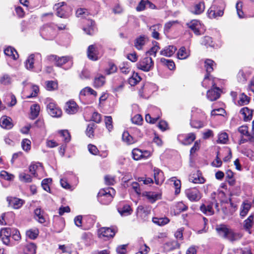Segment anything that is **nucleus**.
<instances>
[{
	"label": "nucleus",
	"mask_w": 254,
	"mask_h": 254,
	"mask_svg": "<svg viewBox=\"0 0 254 254\" xmlns=\"http://www.w3.org/2000/svg\"><path fill=\"white\" fill-rule=\"evenodd\" d=\"M216 230L221 237L231 242L238 241L243 236L242 233L234 231L225 225L218 226Z\"/></svg>",
	"instance_id": "1"
},
{
	"label": "nucleus",
	"mask_w": 254,
	"mask_h": 254,
	"mask_svg": "<svg viewBox=\"0 0 254 254\" xmlns=\"http://www.w3.org/2000/svg\"><path fill=\"white\" fill-rule=\"evenodd\" d=\"M226 7L224 0H215L213 4L208 11V15L210 18H216L222 16Z\"/></svg>",
	"instance_id": "2"
},
{
	"label": "nucleus",
	"mask_w": 254,
	"mask_h": 254,
	"mask_svg": "<svg viewBox=\"0 0 254 254\" xmlns=\"http://www.w3.org/2000/svg\"><path fill=\"white\" fill-rule=\"evenodd\" d=\"M115 193L116 191L112 188L102 189L98 193V200L101 203L108 205L112 201Z\"/></svg>",
	"instance_id": "3"
},
{
	"label": "nucleus",
	"mask_w": 254,
	"mask_h": 254,
	"mask_svg": "<svg viewBox=\"0 0 254 254\" xmlns=\"http://www.w3.org/2000/svg\"><path fill=\"white\" fill-rule=\"evenodd\" d=\"M136 65L138 68L144 71H149L153 68L154 63L151 58L146 57L140 60Z\"/></svg>",
	"instance_id": "4"
},
{
	"label": "nucleus",
	"mask_w": 254,
	"mask_h": 254,
	"mask_svg": "<svg viewBox=\"0 0 254 254\" xmlns=\"http://www.w3.org/2000/svg\"><path fill=\"white\" fill-rule=\"evenodd\" d=\"M47 60L53 63L57 66H62L70 60V57L69 56L58 57L57 55H51L47 56Z\"/></svg>",
	"instance_id": "5"
},
{
	"label": "nucleus",
	"mask_w": 254,
	"mask_h": 254,
	"mask_svg": "<svg viewBox=\"0 0 254 254\" xmlns=\"http://www.w3.org/2000/svg\"><path fill=\"white\" fill-rule=\"evenodd\" d=\"M87 55L89 60L93 61H97L99 59L98 47L96 45L89 46L87 50Z\"/></svg>",
	"instance_id": "6"
},
{
	"label": "nucleus",
	"mask_w": 254,
	"mask_h": 254,
	"mask_svg": "<svg viewBox=\"0 0 254 254\" xmlns=\"http://www.w3.org/2000/svg\"><path fill=\"white\" fill-rule=\"evenodd\" d=\"M47 108L49 114L53 117H60L62 114V110L53 102L49 103Z\"/></svg>",
	"instance_id": "7"
},
{
	"label": "nucleus",
	"mask_w": 254,
	"mask_h": 254,
	"mask_svg": "<svg viewBox=\"0 0 254 254\" xmlns=\"http://www.w3.org/2000/svg\"><path fill=\"white\" fill-rule=\"evenodd\" d=\"M115 235V231L113 229L103 227L98 230V236L100 238H113Z\"/></svg>",
	"instance_id": "8"
},
{
	"label": "nucleus",
	"mask_w": 254,
	"mask_h": 254,
	"mask_svg": "<svg viewBox=\"0 0 254 254\" xmlns=\"http://www.w3.org/2000/svg\"><path fill=\"white\" fill-rule=\"evenodd\" d=\"M185 193L189 199L191 201H198L201 198L199 191L195 189L187 190Z\"/></svg>",
	"instance_id": "9"
},
{
	"label": "nucleus",
	"mask_w": 254,
	"mask_h": 254,
	"mask_svg": "<svg viewBox=\"0 0 254 254\" xmlns=\"http://www.w3.org/2000/svg\"><path fill=\"white\" fill-rule=\"evenodd\" d=\"M64 110L68 114H74L77 112L78 106L74 101L69 100L65 103Z\"/></svg>",
	"instance_id": "10"
},
{
	"label": "nucleus",
	"mask_w": 254,
	"mask_h": 254,
	"mask_svg": "<svg viewBox=\"0 0 254 254\" xmlns=\"http://www.w3.org/2000/svg\"><path fill=\"white\" fill-rule=\"evenodd\" d=\"M148 42V37L146 35H141L136 38L134 40V47L138 50L142 49L146 43Z\"/></svg>",
	"instance_id": "11"
},
{
	"label": "nucleus",
	"mask_w": 254,
	"mask_h": 254,
	"mask_svg": "<svg viewBox=\"0 0 254 254\" xmlns=\"http://www.w3.org/2000/svg\"><path fill=\"white\" fill-rule=\"evenodd\" d=\"M187 25L189 28L193 31L196 35H200L201 34L199 31L201 24L198 20L195 19L192 20L190 22L187 23Z\"/></svg>",
	"instance_id": "12"
},
{
	"label": "nucleus",
	"mask_w": 254,
	"mask_h": 254,
	"mask_svg": "<svg viewBox=\"0 0 254 254\" xmlns=\"http://www.w3.org/2000/svg\"><path fill=\"white\" fill-rule=\"evenodd\" d=\"M7 201L8 202L9 205L14 209L20 208L23 204V200L16 197H8Z\"/></svg>",
	"instance_id": "13"
},
{
	"label": "nucleus",
	"mask_w": 254,
	"mask_h": 254,
	"mask_svg": "<svg viewBox=\"0 0 254 254\" xmlns=\"http://www.w3.org/2000/svg\"><path fill=\"white\" fill-rule=\"evenodd\" d=\"M64 2L59 3L55 5V7L57 10V15L60 17L65 18L68 14L65 11Z\"/></svg>",
	"instance_id": "14"
},
{
	"label": "nucleus",
	"mask_w": 254,
	"mask_h": 254,
	"mask_svg": "<svg viewBox=\"0 0 254 254\" xmlns=\"http://www.w3.org/2000/svg\"><path fill=\"white\" fill-rule=\"evenodd\" d=\"M204 64V66L206 71V74L205 75L204 78V80H205L209 78V74L213 70L214 66L215 64L214 61L210 59L206 60Z\"/></svg>",
	"instance_id": "15"
},
{
	"label": "nucleus",
	"mask_w": 254,
	"mask_h": 254,
	"mask_svg": "<svg viewBox=\"0 0 254 254\" xmlns=\"http://www.w3.org/2000/svg\"><path fill=\"white\" fill-rule=\"evenodd\" d=\"M219 91L220 89L218 87H214L208 90L207 93L208 99L211 101L217 100L220 97Z\"/></svg>",
	"instance_id": "16"
},
{
	"label": "nucleus",
	"mask_w": 254,
	"mask_h": 254,
	"mask_svg": "<svg viewBox=\"0 0 254 254\" xmlns=\"http://www.w3.org/2000/svg\"><path fill=\"white\" fill-rule=\"evenodd\" d=\"M11 121L12 120L10 118L3 116L0 120V125L3 128L11 129L13 126Z\"/></svg>",
	"instance_id": "17"
},
{
	"label": "nucleus",
	"mask_w": 254,
	"mask_h": 254,
	"mask_svg": "<svg viewBox=\"0 0 254 254\" xmlns=\"http://www.w3.org/2000/svg\"><path fill=\"white\" fill-rule=\"evenodd\" d=\"M240 113L243 116V119L244 121L248 122L252 119L253 111L248 107H244L242 108Z\"/></svg>",
	"instance_id": "18"
},
{
	"label": "nucleus",
	"mask_w": 254,
	"mask_h": 254,
	"mask_svg": "<svg viewBox=\"0 0 254 254\" xmlns=\"http://www.w3.org/2000/svg\"><path fill=\"white\" fill-rule=\"evenodd\" d=\"M189 181L194 184H203L205 182V179L199 172L197 171L196 173L193 174L190 177Z\"/></svg>",
	"instance_id": "19"
},
{
	"label": "nucleus",
	"mask_w": 254,
	"mask_h": 254,
	"mask_svg": "<svg viewBox=\"0 0 254 254\" xmlns=\"http://www.w3.org/2000/svg\"><path fill=\"white\" fill-rule=\"evenodd\" d=\"M154 178L157 185H160L164 181L163 173L158 168L154 169Z\"/></svg>",
	"instance_id": "20"
},
{
	"label": "nucleus",
	"mask_w": 254,
	"mask_h": 254,
	"mask_svg": "<svg viewBox=\"0 0 254 254\" xmlns=\"http://www.w3.org/2000/svg\"><path fill=\"white\" fill-rule=\"evenodd\" d=\"M143 195L146 196L151 203L154 202L160 197V195L159 193L153 191H145L143 193Z\"/></svg>",
	"instance_id": "21"
},
{
	"label": "nucleus",
	"mask_w": 254,
	"mask_h": 254,
	"mask_svg": "<svg viewBox=\"0 0 254 254\" xmlns=\"http://www.w3.org/2000/svg\"><path fill=\"white\" fill-rule=\"evenodd\" d=\"M35 55L39 56L41 58V56L40 54L37 53L36 54L30 55L25 63V65L26 68L28 70H31L34 67V61Z\"/></svg>",
	"instance_id": "22"
},
{
	"label": "nucleus",
	"mask_w": 254,
	"mask_h": 254,
	"mask_svg": "<svg viewBox=\"0 0 254 254\" xmlns=\"http://www.w3.org/2000/svg\"><path fill=\"white\" fill-rule=\"evenodd\" d=\"M254 218V216L251 215L244 221V228L246 231L248 232L249 234H251V229L253 225Z\"/></svg>",
	"instance_id": "23"
},
{
	"label": "nucleus",
	"mask_w": 254,
	"mask_h": 254,
	"mask_svg": "<svg viewBox=\"0 0 254 254\" xmlns=\"http://www.w3.org/2000/svg\"><path fill=\"white\" fill-rule=\"evenodd\" d=\"M177 48L173 46H168L160 51V55L166 57H171L174 54Z\"/></svg>",
	"instance_id": "24"
},
{
	"label": "nucleus",
	"mask_w": 254,
	"mask_h": 254,
	"mask_svg": "<svg viewBox=\"0 0 254 254\" xmlns=\"http://www.w3.org/2000/svg\"><path fill=\"white\" fill-rule=\"evenodd\" d=\"M161 25L159 24L153 25L149 27V30L152 32V37L157 40L159 39L160 34L158 31L160 30Z\"/></svg>",
	"instance_id": "25"
},
{
	"label": "nucleus",
	"mask_w": 254,
	"mask_h": 254,
	"mask_svg": "<svg viewBox=\"0 0 254 254\" xmlns=\"http://www.w3.org/2000/svg\"><path fill=\"white\" fill-rule=\"evenodd\" d=\"M118 212L122 215H128L131 214L132 211L129 205L127 204L121 205L118 208Z\"/></svg>",
	"instance_id": "26"
},
{
	"label": "nucleus",
	"mask_w": 254,
	"mask_h": 254,
	"mask_svg": "<svg viewBox=\"0 0 254 254\" xmlns=\"http://www.w3.org/2000/svg\"><path fill=\"white\" fill-rule=\"evenodd\" d=\"M238 131L243 136H245L248 138L250 142H251V137L252 136L251 133L248 130V127L247 126H242L238 128Z\"/></svg>",
	"instance_id": "27"
},
{
	"label": "nucleus",
	"mask_w": 254,
	"mask_h": 254,
	"mask_svg": "<svg viewBox=\"0 0 254 254\" xmlns=\"http://www.w3.org/2000/svg\"><path fill=\"white\" fill-rule=\"evenodd\" d=\"M40 110V107L38 104L32 105L30 107L31 119L34 120L39 115Z\"/></svg>",
	"instance_id": "28"
},
{
	"label": "nucleus",
	"mask_w": 254,
	"mask_h": 254,
	"mask_svg": "<svg viewBox=\"0 0 254 254\" xmlns=\"http://www.w3.org/2000/svg\"><path fill=\"white\" fill-rule=\"evenodd\" d=\"M4 53L5 55L10 57L14 60H16L18 57V55L17 51L11 47H8L4 51Z\"/></svg>",
	"instance_id": "29"
},
{
	"label": "nucleus",
	"mask_w": 254,
	"mask_h": 254,
	"mask_svg": "<svg viewBox=\"0 0 254 254\" xmlns=\"http://www.w3.org/2000/svg\"><path fill=\"white\" fill-rule=\"evenodd\" d=\"M105 83V77L101 74H98L95 77L94 86L95 87H100L104 85Z\"/></svg>",
	"instance_id": "30"
},
{
	"label": "nucleus",
	"mask_w": 254,
	"mask_h": 254,
	"mask_svg": "<svg viewBox=\"0 0 254 254\" xmlns=\"http://www.w3.org/2000/svg\"><path fill=\"white\" fill-rule=\"evenodd\" d=\"M251 207V205L250 203H249L248 201L244 202L242 203V204L241 205V211H240L241 216H242L243 217H245L248 213Z\"/></svg>",
	"instance_id": "31"
},
{
	"label": "nucleus",
	"mask_w": 254,
	"mask_h": 254,
	"mask_svg": "<svg viewBox=\"0 0 254 254\" xmlns=\"http://www.w3.org/2000/svg\"><path fill=\"white\" fill-rule=\"evenodd\" d=\"M34 218L40 223H44L45 219L43 216V212L40 208H36L34 211Z\"/></svg>",
	"instance_id": "32"
},
{
	"label": "nucleus",
	"mask_w": 254,
	"mask_h": 254,
	"mask_svg": "<svg viewBox=\"0 0 254 254\" xmlns=\"http://www.w3.org/2000/svg\"><path fill=\"white\" fill-rule=\"evenodd\" d=\"M88 95H92L96 97L97 95V93L95 90L89 87L84 88L80 92V96H85Z\"/></svg>",
	"instance_id": "33"
},
{
	"label": "nucleus",
	"mask_w": 254,
	"mask_h": 254,
	"mask_svg": "<svg viewBox=\"0 0 254 254\" xmlns=\"http://www.w3.org/2000/svg\"><path fill=\"white\" fill-rule=\"evenodd\" d=\"M204 10V4L203 2H199L194 5L192 12L195 14L202 13Z\"/></svg>",
	"instance_id": "34"
},
{
	"label": "nucleus",
	"mask_w": 254,
	"mask_h": 254,
	"mask_svg": "<svg viewBox=\"0 0 254 254\" xmlns=\"http://www.w3.org/2000/svg\"><path fill=\"white\" fill-rule=\"evenodd\" d=\"M152 221L154 223L157 224L159 226H163L167 224L169 222V219L167 217L164 218H157L154 217L152 219Z\"/></svg>",
	"instance_id": "35"
},
{
	"label": "nucleus",
	"mask_w": 254,
	"mask_h": 254,
	"mask_svg": "<svg viewBox=\"0 0 254 254\" xmlns=\"http://www.w3.org/2000/svg\"><path fill=\"white\" fill-rule=\"evenodd\" d=\"M190 56V51H187L184 47H181L178 52V56L179 59L184 60L187 59Z\"/></svg>",
	"instance_id": "36"
},
{
	"label": "nucleus",
	"mask_w": 254,
	"mask_h": 254,
	"mask_svg": "<svg viewBox=\"0 0 254 254\" xmlns=\"http://www.w3.org/2000/svg\"><path fill=\"white\" fill-rule=\"evenodd\" d=\"M87 24L88 27L86 28H83V30L86 32L87 34L89 35H93L94 33L93 25L94 24V21L91 19L88 20Z\"/></svg>",
	"instance_id": "37"
},
{
	"label": "nucleus",
	"mask_w": 254,
	"mask_h": 254,
	"mask_svg": "<svg viewBox=\"0 0 254 254\" xmlns=\"http://www.w3.org/2000/svg\"><path fill=\"white\" fill-rule=\"evenodd\" d=\"M19 179L21 182L25 183H31L32 181L31 175L26 174L24 172H22L19 174Z\"/></svg>",
	"instance_id": "38"
},
{
	"label": "nucleus",
	"mask_w": 254,
	"mask_h": 254,
	"mask_svg": "<svg viewBox=\"0 0 254 254\" xmlns=\"http://www.w3.org/2000/svg\"><path fill=\"white\" fill-rule=\"evenodd\" d=\"M122 139L127 144H131L134 142L133 137L127 131H125L123 133Z\"/></svg>",
	"instance_id": "39"
},
{
	"label": "nucleus",
	"mask_w": 254,
	"mask_h": 254,
	"mask_svg": "<svg viewBox=\"0 0 254 254\" xmlns=\"http://www.w3.org/2000/svg\"><path fill=\"white\" fill-rule=\"evenodd\" d=\"M195 139V135L193 133L188 134L185 137L182 143L185 145H189L191 144Z\"/></svg>",
	"instance_id": "40"
},
{
	"label": "nucleus",
	"mask_w": 254,
	"mask_h": 254,
	"mask_svg": "<svg viewBox=\"0 0 254 254\" xmlns=\"http://www.w3.org/2000/svg\"><path fill=\"white\" fill-rule=\"evenodd\" d=\"M39 234V230L37 229H30L26 231V235L27 237L32 240L35 239Z\"/></svg>",
	"instance_id": "41"
},
{
	"label": "nucleus",
	"mask_w": 254,
	"mask_h": 254,
	"mask_svg": "<svg viewBox=\"0 0 254 254\" xmlns=\"http://www.w3.org/2000/svg\"><path fill=\"white\" fill-rule=\"evenodd\" d=\"M141 80V77L137 73H133L132 76L128 79V83L131 86L136 84Z\"/></svg>",
	"instance_id": "42"
},
{
	"label": "nucleus",
	"mask_w": 254,
	"mask_h": 254,
	"mask_svg": "<svg viewBox=\"0 0 254 254\" xmlns=\"http://www.w3.org/2000/svg\"><path fill=\"white\" fill-rule=\"evenodd\" d=\"M200 210L205 214L210 215L213 214V210L211 204L208 205L207 206L205 205L204 204H202L200 206Z\"/></svg>",
	"instance_id": "43"
},
{
	"label": "nucleus",
	"mask_w": 254,
	"mask_h": 254,
	"mask_svg": "<svg viewBox=\"0 0 254 254\" xmlns=\"http://www.w3.org/2000/svg\"><path fill=\"white\" fill-rule=\"evenodd\" d=\"M109 67L105 70L107 75H110L115 73L117 71V66L113 63L110 62L108 64Z\"/></svg>",
	"instance_id": "44"
},
{
	"label": "nucleus",
	"mask_w": 254,
	"mask_h": 254,
	"mask_svg": "<svg viewBox=\"0 0 254 254\" xmlns=\"http://www.w3.org/2000/svg\"><path fill=\"white\" fill-rule=\"evenodd\" d=\"M132 155L134 160H140L142 158V151L138 148H134L132 151Z\"/></svg>",
	"instance_id": "45"
},
{
	"label": "nucleus",
	"mask_w": 254,
	"mask_h": 254,
	"mask_svg": "<svg viewBox=\"0 0 254 254\" xmlns=\"http://www.w3.org/2000/svg\"><path fill=\"white\" fill-rule=\"evenodd\" d=\"M201 44L205 45L206 47H214V44L212 40V38L209 36L204 37L201 40Z\"/></svg>",
	"instance_id": "46"
},
{
	"label": "nucleus",
	"mask_w": 254,
	"mask_h": 254,
	"mask_svg": "<svg viewBox=\"0 0 254 254\" xmlns=\"http://www.w3.org/2000/svg\"><path fill=\"white\" fill-rule=\"evenodd\" d=\"M0 176L2 179L9 181L13 180L14 178V176L13 174H10L4 170L0 172Z\"/></svg>",
	"instance_id": "47"
},
{
	"label": "nucleus",
	"mask_w": 254,
	"mask_h": 254,
	"mask_svg": "<svg viewBox=\"0 0 254 254\" xmlns=\"http://www.w3.org/2000/svg\"><path fill=\"white\" fill-rule=\"evenodd\" d=\"M36 246L34 243H30L27 245L25 248L26 254H36Z\"/></svg>",
	"instance_id": "48"
},
{
	"label": "nucleus",
	"mask_w": 254,
	"mask_h": 254,
	"mask_svg": "<svg viewBox=\"0 0 254 254\" xmlns=\"http://www.w3.org/2000/svg\"><path fill=\"white\" fill-rule=\"evenodd\" d=\"M170 181L173 182L174 187L175 188V193L179 194L180 192V189L181 187V181L179 180H176V178H172Z\"/></svg>",
	"instance_id": "49"
},
{
	"label": "nucleus",
	"mask_w": 254,
	"mask_h": 254,
	"mask_svg": "<svg viewBox=\"0 0 254 254\" xmlns=\"http://www.w3.org/2000/svg\"><path fill=\"white\" fill-rule=\"evenodd\" d=\"M11 83V78L7 74H4L0 77V83L2 85H7Z\"/></svg>",
	"instance_id": "50"
},
{
	"label": "nucleus",
	"mask_w": 254,
	"mask_h": 254,
	"mask_svg": "<svg viewBox=\"0 0 254 254\" xmlns=\"http://www.w3.org/2000/svg\"><path fill=\"white\" fill-rule=\"evenodd\" d=\"M89 14L88 10L86 8H78L76 12V15L78 17L86 18Z\"/></svg>",
	"instance_id": "51"
},
{
	"label": "nucleus",
	"mask_w": 254,
	"mask_h": 254,
	"mask_svg": "<svg viewBox=\"0 0 254 254\" xmlns=\"http://www.w3.org/2000/svg\"><path fill=\"white\" fill-rule=\"evenodd\" d=\"M160 62L166 65L170 70L173 69L175 67V64L173 61L163 58L160 59Z\"/></svg>",
	"instance_id": "52"
},
{
	"label": "nucleus",
	"mask_w": 254,
	"mask_h": 254,
	"mask_svg": "<svg viewBox=\"0 0 254 254\" xmlns=\"http://www.w3.org/2000/svg\"><path fill=\"white\" fill-rule=\"evenodd\" d=\"M250 102V98L246 95L244 93L241 94L240 99L238 101V104L240 106L248 104Z\"/></svg>",
	"instance_id": "53"
},
{
	"label": "nucleus",
	"mask_w": 254,
	"mask_h": 254,
	"mask_svg": "<svg viewBox=\"0 0 254 254\" xmlns=\"http://www.w3.org/2000/svg\"><path fill=\"white\" fill-rule=\"evenodd\" d=\"M59 132L63 137L64 142H68L70 140V135L67 130H60Z\"/></svg>",
	"instance_id": "54"
},
{
	"label": "nucleus",
	"mask_w": 254,
	"mask_h": 254,
	"mask_svg": "<svg viewBox=\"0 0 254 254\" xmlns=\"http://www.w3.org/2000/svg\"><path fill=\"white\" fill-rule=\"evenodd\" d=\"M228 140V135L226 132H223L219 134L217 142L225 144Z\"/></svg>",
	"instance_id": "55"
},
{
	"label": "nucleus",
	"mask_w": 254,
	"mask_h": 254,
	"mask_svg": "<svg viewBox=\"0 0 254 254\" xmlns=\"http://www.w3.org/2000/svg\"><path fill=\"white\" fill-rule=\"evenodd\" d=\"M52 179L50 178L45 179L42 181V186L44 190L46 191L49 192L50 190V188L49 184L51 183Z\"/></svg>",
	"instance_id": "56"
},
{
	"label": "nucleus",
	"mask_w": 254,
	"mask_h": 254,
	"mask_svg": "<svg viewBox=\"0 0 254 254\" xmlns=\"http://www.w3.org/2000/svg\"><path fill=\"white\" fill-rule=\"evenodd\" d=\"M31 87L32 90V92L29 95L27 96L26 98L35 97L37 96L39 91V87L35 85H31Z\"/></svg>",
	"instance_id": "57"
},
{
	"label": "nucleus",
	"mask_w": 254,
	"mask_h": 254,
	"mask_svg": "<svg viewBox=\"0 0 254 254\" xmlns=\"http://www.w3.org/2000/svg\"><path fill=\"white\" fill-rule=\"evenodd\" d=\"M21 145L24 150L28 151L31 148V141L28 139H24L21 142Z\"/></svg>",
	"instance_id": "58"
},
{
	"label": "nucleus",
	"mask_w": 254,
	"mask_h": 254,
	"mask_svg": "<svg viewBox=\"0 0 254 254\" xmlns=\"http://www.w3.org/2000/svg\"><path fill=\"white\" fill-rule=\"evenodd\" d=\"M146 5V0H141L136 7L135 9L138 12L143 11L145 9Z\"/></svg>",
	"instance_id": "59"
},
{
	"label": "nucleus",
	"mask_w": 254,
	"mask_h": 254,
	"mask_svg": "<svg viewBox=\"0 0 254 254\" xmlns=\"http://www.w3.org/2000/svg\"><path fill=\"white\" fill-rule=\"evenodd\" d=\"M13 229H11L9 228H4L0 230V237L4 236L6 237H10Z\"/></svg>",
	"instance_id": "60"
},
{
	"label": "nucleus",
	"mask_w": 254,
	"mask_h": 254,
	"mask_svg": "<svg viewBox=\"0 0 254 254\" xmlns=\"http://www.w3.org/2000/svg\"><path fill=\"white\" fill-rule=\"evenodd\" d=\"M156 44L153 47H152L149 51L146 52V55H154V57L156 55V53L158 51V50L160 49V47L159 46L157 45L158 43L156 42H155Z\"/></svg>",
	"instance_id": "61"
},
{
	"label": "nucleus",
	"mask_w": 254,
	"mask_h": 254,
	"mask_svg": "<svg viewBox=\"0 0 254 254\" xmlns=\"http://www.w3.org/2000/svg\"><path fill=\"white\" fill-rule=\"evenodd\" d=\"M112 122V118L111 116L105 117V123L106 127L107 128L109 131H111L113 127Z\"/></svg>",
	"instance_id": "62"
},
{
	"label": "nucleus",
	"mask_w": 254,
	"mask_h": 254,
	"mask_svg": "<svg viewBox=\"0 0 254 254\" xmlns=\"http://www.w3.org/2000/svg\"><path fill=\"white\" fill-rule=\"evenodd\" d=\"M236 9L237 14L240 18H243L244 16V13L242 11L243 3L242 1H238L236 3Z\"/></svg>",
	"instance_id": "63"
},
{
	"label": "nucleus",
	"mask_w": 254,
	"mask_h": 254,
	"mask_svg": "<svg viewBox=\"0 0 254 254\" xmlns=\"http://www.w3.org/2000/svg\"><path fill=\"white\" fill-rule=\"evenodd\" d=\"M94 124H90L87 127L86 134L89 137H92L94 136Z\"/></svg>",
	"instance_id": "64"
}]
</instances>
